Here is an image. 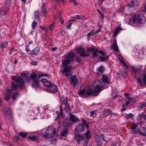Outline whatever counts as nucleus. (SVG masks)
<instances>
[{
  "instance_id": "obj_1",
  "label": "nucleus",
  "mask_w": 146,
  "mask_h": 146,
  "mask_svg": "<svg viewBox=\"0 0 146 146\" xmlns=\"http://www.w3.org/2000/svg\"><path fill=\"white\" fill-rule=\"evenodd\" d=\"M102 80V82L96 80L93 83L92 86L95 88L94 92H99L100 90L105 86L106 83H108V78L106 75H103Z\"/></svg>"
},
{
  "instance_id": "obj_2",
  "label": "nucleus",
  "mask_w": 146,
  "mask_h": 146,
  "mask_svg": "<svg viewBox=\"0 0 146 146\" xmlns=\"http://www.w3.org/2000/svg\"><path fill=\"white\" fill-rule=\"evenodd\" d=\"M75 55V54L72 52H70L67 54L65 57V59L62 61V64L63 66L65 67L70 64L71 61L74 58Z\"/></svg>"
},
{
  "instance_id": "obj_3",
  "label": "nucleus",
  "mask_w": 146,
  "mask_h": 146,
  "mask_svg": "<svg viewBox=\"0 0 146 146\" xmlns=\"http://www.w3.org/2000/svg\"><path fill=\"white\" fill-rule=\"evenodd\" d=\"M56 130L53 127L47 129L42 135L46 138L53 137L55 135Z\"/></svg>"
},
{
  "instance_id": "obj_4",
  "label": "nucleus",
  "mask_w": 146,
  "mask_h": 146,
  "mask_svg": "<svg viewBox=\"0 0 146 146\" xmlns=\"http://www.w3.org/2000/svg\"><path fill=\"white\" fill-rule=\"evenodd\" d=\"M95 91V88L94 90L90 89L88 90L87 92L85 90H80L79 94L81 96H86L93 94L96 93L97 92H94Z\"/></svg>"
},
{
  "instance_id": "obj_5",
  "label": "nucleus",
  "mask_w": 146,
  "mask_h": 146,
  "mask_svg": "<svg viewBox=\"0 0 146 146\" xmlns=\"http://www.w3.org/2000/svg\"><path fill=\"white\" fill-rule=\"evenodd\" d=\"M85 126L86 128L88 129L89 127V125L86 123L84 122L83 124H80L75 128V131L76 132L81 133L85 129Z\"/></svg>"
},
{
  "instance_id": "obj_6",
  "label": "nucleus",
  "mask_w": 146,
  "mask_h": 146,
  "mask_svg": "<svg viewBox=\"0 0 146 146\" xmlns=\"http://www.w3.org/2000/svg\"><path fill=\"white\" fill-rule=\"evenodd\" d=\"M75 50L77 53L80 54V55L81 56L87 57L90 56V54L88 53L85 52L84 49L82 47L76 48Z\"/></svg>"
},
{
  "instance_id": "obj_7",
  "label": "nucleus",
  "mask_w": 146,
  "mask_h": 146,
  "mask_svg": "<svg viewBox=\"0 0 146 146\" xmlns=\"http://www.w3.org/2000/svg\"><path fill=\"white\" fill-rule=\"evenodd\" d=\"M72 68L70 66H69L64 68L63 72L65 74V76L68 78V77L72 74Z\"/></svg>"
},
{
  "instance_id": "obj_8",
  "label": "nucleus",
  "mask_w": 146,
  "mask_h": 146,
  "mask_svg": "<svg viewBox=\"0 0 146 146\" xmlns=\"http://www.w3.org/2000/svg\"><path fill=\"white\" fill-rule=\"evenodd\" d=\"M136 20L138 22L140 23H143L145 22L146 21V19L143 14L142 13L138 15Z\"/></svg>"
},
{
  "instance_id": "obj_9",
  "label": "nucleus",
  "mask_w": 146,
  "mask_h": 146,
  "mask_svg": "<svg viewBox=\"0 0 146 146\" xmlns=\"http://www.w3.org/2000/svg\"><path fill=\"white\" fill-rule=\"evenodd\" d=\"M58 90V88L55 85L52 84L50 87L47 90V92L50 93L56 92Z\"/></svg>"
},
{
  "instance_id": "obj_10",
  "label": "nucleus",
  "mask_w": 146,
  "mask_h": 146,
  "mask_svg": "<svg viewBox=\"0 0 146 146\" xmlns=\"http://www.w3.org/2000/svg\"><path fill=\"white\" fill-rule=\"evenodd\" d=\"M136 15L135 14L132 15L131 16L130 18H128V19L126 20V23L130 25L133 24L136 21Z\"/></svg>"
},
{
  "instance_id": "obj_11",
  "label": "nucleus",
  "mask_w": 146,
  "mask_h": 146,
  "mask_svg": "<svg viewBox=\"0 0 146 146\" xmlns=\"http://www.w3.org/2000/svg\"><path fill=\"white\" fill-rule=\"evenodd\" d=\"M11 78L15 82L18 83H21L22 84L21 87H23L24 86L23 80L22 78L16 76H12Z\"/></svg>"
},
{
  "instance_id": "obj_12",
  "label": "nucleus",
  "mask_w": 146,
  "mask_h": 146,
  "mask_svg": "<svg viewBox=\"0 0 146 146\" xmlns=\"http://www.w3.org/2000/svg\"><path fill=\"white\" fill-rule=\"evenodd\" d=\"M12 93V90L10 89H7L5 92L4 95V99L7 100L9 99L10 96Z\"/></svg>"
},
{
  "instance_id": "obj_13",
  "label": "nucleus",
  "mask_w": 146,
  "mask_h": 146,
  "mask_svg": "<svg viewBox=\"0 0 146 146\" xmlns=\"http://www.w3.org/2000/svg\"><path fill=\"white\" fill-rule=\"evenodd\" d=\"M4 110L6 116L9 118H11V117L12 115V111L11 109L8 108H5Z\"/></svg>"
},
{
  "instance_id": "obj_14",
  "label": "nucleus",
  "mask_w": 146,
  "mask_h": 146,
  "mask_svg": "<svg viewBox=\"0 0 146 146\" xmlns=\"http://www.w3.org/2000/svg\"><path fill=\"white\" fill-rule=\"evenodd\" d=\"M41 81L43 84L47 87L48 88L52 84L50 82L45 79H42Z\"/></svg>"
},
{
  "instance_id": "obj_15",
  "label": "nucleus",
  "mask_w": 146,
  "mask_h": 146,
  "mask_svg": "<svg viewBox=\"0 0 146 146\" xmlns=\"http://www.w3.org/2000/svg\"><path fill=\"white\" fill-rule=\"evenodd\" d=\"M74 137L77 140L78 143L81 140H83L84 139V137L82 135L75 134H74Z\"/></svg>"
},
{
  "instance_id": "obj_16",
  "label": "nucleus",
  "mask_w": 146,
  "mask_h": 146,
  "mask_svg": "<svg viewBox=\"0 0 146 146\" xmlns=\"http://www.w3.org/2000/svg\"><path fill=\"white\" fill-rule=\"evenodd\" d=\"M68 129L66 128L64 130H62L60 133V135L62 137H66L68 133Z\"/></svg>"
},
{
  "instance_id": "obj_17",
  "label": "nucleus",
  "mask_w": 146,
  "mask_h": 146,
  "mask_svg": "<svg viewBox=\"0 0 146 146\" xmlns=\"http://www.w3.org/2000/svg\"><path fill=\"white\" fill-rule=\"evenodd\" d=\"M104 68L102 66H101L97 69L96 73L98 75L101 74L104 72Z\"/></svg>"
},
{
  "instance_id": "obj_18",
  "label": "nucleus",
  "mask_w": 146,
  "mask_h": 146,
  "mask_svg": "<svg viewBox=\"0 0 146 146\" xmlns=\"http://www.w3.org/2000/svg\"><path fill=\"white\" fill-rule=\"evenodd\" d=\"M70 80L72 83L74 85H76L77 83V80L76 76L75 75H74L72 77Z\"/></svg>"
},
{
  "instance_id": "obj_19",
  "label": "nucleus",
  "mask_w": 146,
  "mask_h": 146,
  "mask_svg": "<svg viewBox=\"0 0 146 146\" xmlns=\"http://www.w3.org/2000/svg\"><path fill=\"white\" fill-rule=\"evenodd\" d=\"M122 29L120 27H118L116 28L114 30V32L113 33V36L115 37L117 36V34L121 31Z\"/></svg>"
},
{
  "instance_id": "obj_20",
  "label": "nucleus",
  "mask_w": 146,
  "mask_h": 146,
  "mask_svg": "<svg viewBox=\"0 0 146 146\" xmlns=\"http://www.w3.org/2000/svg\"><path fill=\"white\" fill-rule=\"evenodd\" d=\"M139 5V2L137 1H132L131 4L129 5V7H134L135 6H137Z\"/></svg>"
},
{
  "instance_id": "obj_21",
  "label": "nucleus",
  "mask_w": 146,
  "mask_h": 146,
  "mask_svg": "<svg viewBox=\"0 0 146 146\" xmlns=\"http://www.w3.org/2000/svg\"><path fill=\"white\" fill-rule=\"evenodd\" d=\"M111 113V110L109 109L105 110L102 112L103 115L105 117H106L108 115L110 114Z\"/></svg>"
},
{
  "instance_id": "obj_22",
  "label": "nucleus",
  "mask_w": 146,
  "mask_h": 146,
  "mask_svg": "<svg viewBox=\"0 0 146 146\" xmlns=\"http://www.w3.org/2000/svg\"><path fill=\"white\" fill-rule=\"evenodd\" d=\"M72 19H83L85 18V17L82 15H76L74 16H72L71 17Z\"/></svg>"
},
{
  "instance_id": "obj_23",
  "label": "nucleus",
  "mask_w": 146,
  "mask_h": 146,
  "mask_svg": "<svg viewBox=\"0 0 146 146\" xmlns=\"http://www.w3.org/2000/svg\"><path fill=\"white\" fill-rule=\"evenodd\" d=\"M117 57L119 59V61L120 62L121 64H122L124 66L127 67V65L126 63H125V62L123 60V58L122 57V56L121 55H118L117 56Z\"/></svg>"
},
{
  "instance_id": "obj_24",
  "label": "nucleus",
  "mask_w": 146,
  "mask_h": 146,
  "mask_svg": "<svg viewBox=\"0 0 146 146\" xmlns=\"http://www.w3.org/2000/svg\"><path fill=\"white\" fill-rule=\"evenodd\" d=\"M112 48L114 49L117 52L119 51L117 45L116 40L115 41L114 44L112 46Z\"/></svg>"
},
{
  "instance_id": "obj_25",
  "label": "nucleus",
  "mask_w": 146,
  "mask_h": 146,
  "mask_svg": "<svg viewBox=\"0 0 146 146\" xmlns=\"http://www.w3.org/2000/svg\"><path fill=\"white\" fill-rule=\"evenodd\" d=\"M61 101L63 104H65V105L67 104V98L65 96H62L61 98Z\"/></svg>"
},
{
  "instance_id": "obj_26",
  "label": "nucleus",
  "mask_w": 146,
  "mask_h": 146,
  "mask_svg": "<svg viewBox=\"0 0 146 146\" xmlns=\"http://www.w3.org/2000/svg\"><path fill=\"white\" fill-rule=\"evenodd\" d=\"M85 137L86 139H89L92 137V135L90 134V131L88 130L85 133Z\"/></svg>"
},
{
  "instance_id": "obj_27",
  "label": "nucleus",
  "mask_w": 146,
  "mask_h": 146,
  "mask_svg": "<svg viewBox=\"0 0 146 146\" xmlns=\"http://www.w3.org/2000/svg\"><path fill=\"white\" fill-rule=\"evenodd\" d=\"M70 120L72 122H76L78 121V119L76 118L75 116L72 114L70 115Z\"/></svg>"
},
{
  "instance_id": "obj_28",
  "label": "nucleus",
  "mask_w": 146,
  "mask_h": 146,
  "mask_svg": "<svg viewBox=\"0 0 146 146\" xmlns=\"http://www.w3.org/2000/svg\"><path fill=\"white\" fill-rule=\"evenodd\" d=\"M39 81L36 80L35 81L33 84L32 86L33 88H36L38 87Z\"/></svg>"
},
{
  "instance_id": "obj_29",
  "label": "nucleus",
  "mask_w": 146,
  "mask_h": 146,
  "mask_svg": "<svg viewBox=\"0 0 146 146\" xmlns=\"http://www.w3.org/2000/svg\"><path fill=\"white\" fill-rule=\"evenodd\" d=\"M40 50L39 48L37 47L35 48L32 51V52L33 54H36L38 53Z\"/></svg>"
},
{
  "instance_id": "obj_30",
  "label": "nucleus",
  "mask_w": 146,
  "mask_h": 146,
  "mask_svg": "<svg viewBox=\"0 0 146 146\" xmlns=\"http://www.w3.org/2000/svg\"><path fill=\"white\" fill-rule=\"evenodd\" d=\"M12 88L14 90H16L19 87V86L15 84H14L13 82L12 83Z\"/></svg>"
},
{
  "instance_id": "obj_31",
  "label": "nucleus",
  "mask_w": 146,
  "mask_h": 146,
  "mask_svg": "<svg viewBox=\"0 0 146 146\" xmlns=\"http://www.w3.org/2000/svg\"><path fill=\"white\" fill-rule=\"evenodd\" d=\"M108 58L109 56H107L106 57L100 56L99 58V59L101 61L104 62L107 60H108Z\"/></svg>"
},
{
  "instance_id": "obj_32",
  "label": "nucleus",
  "mask_w": 146,
  "mask_h": 146,
  "mask_svg": "<svg viewBox=\"0 0 146 146\" xmlns=\"http://www.w3.org/2000/svg\"><path fill=\"white\" fill-rule=\"evenodd\" d=\"M99 50L98 49L95 50L93 52L92 57L94 58H96L98 57L97 54L98 53Z\"/></svg>"
},
{
  "instance_id": "obj_33",
  "label": "nucleus",
  "mask_w": 146,
  "mask_h": 146,
  "mask_svg": "<svg viewBox=\"0 0 146 146\" xmlns=\"http://www.w3.org/2000/svg\"><path fill=\"white\" fill-rule=\"evenodd\" d=\"M94 33V31L93 30H91L90 31L89 33L87 34L88 38L87 39L88 41L90 40V38L91 36L93 35Z\"/></svg>"
},
{
  "instance_id": "obj_34",
  "label": "nucleus",
  "mask_w": 146,
  "mask_h": 146,
  "mask_svg": "<svg viewBox=\"0 0 146 146\" xmlns=\"http://www.w3.org/2000/svg\"><path fill=\"white\" fill-rule=\"evenodd\" d=\"M37 77V76L36 75L35 73L34 72H32L30 74V77L31 79H34Z\"/></svg>"
},
{
  "instance_id": "obj_35",
  "label": "nucleus",
  "mask_w": 146,
  "mask_h": 146,
  "mask_svg": "<svg viewBox=\"0 0 146 146\" xmlns=\"http://www.w3.org/2000/svg\"><path fill=\"white\" fill-rule=\"evenodd\" d=\"M137 127V125L135 124L131 127V129L135 133H136L137 132V130H138V129H136Z\"/></svg>"
},
{
  "instance_id": "obj_36",
  "label": "nucleus",
  "mask_w": 146,
  "mask_h": 146,
  "mask_svg": "<svg viewBox=\"0 0 146 146\" xmlns=\"http://www.w3.org/2000/svg\"><path fill=\"white\" fill-rule=\"evenodd\" d=\"M21 76H22L25 77L28 76L29 74V72L28 71L25 72L24 71L21 73Z\"/></svg>"
},
{
  "instance_id": "obj_37",
  "label": "nucleus",
  "mask_w": 146,
  "mask_h": 146,
  "mask_svg": "<svg viewBox=\"0 0 146 146\" xmlns=\"http://www.w3.org/2000/svg\"><path fill=\"white\" fill-rule=\"evenodd\" d=\"M19 135L23 138H25L27 136V134L25 132H21L19 133Z\"/></svg>"
},
{
  "instance_id": "obj_38",
  "label": "nucleus",
  "mask_w": 146,
  "mask_h": 146,
  "mask_svg": "<svg viewBox=\"0 0 146 146\" xmlns=\"http://www.w3.org/2000/svg\"><path fill=\"white\" fill-rule=\"evenodd\" d=\"M6 10H5L4 7H2L0 11V15H4L6 13Z\"/></svg>"
},
{
  "instance_id": "obj_39",
  "label": "nucleus",
  "mask_w": 146,
  "mask_h": 146,
  "mask_svg": "<svg viewBox=\"0 0 146 146\" xmlns=\"http://www.w3.org/2000/svg\"><path fill=\"white\" fill-rule=\"evenodd\" d=\"M142 79L143 80V83L146 86V75L143 74L142 76Z\"/></svg>"
},
{
  "instance_id": "obj_40",
  "label": "nucleus",
  "mask_w": 146,
  "mask_h": 146,
  "mask_svg": "<svg viewBox=\"0 0 146 146\" xmlns=\"http://www.w3.org/2000/svg\"><path fill=\"white\" fill-rule=\"evenodd\" d=\"M37 25V23L35 21H34L32 23L31 27L34 29H35Z\"/></svg>"
},
{
  "instance_id": "obj_41",
  "label": "nucleus",
  "mask_w": 146,
  "mask_h": 146,
  "mask_svg": "<svg viewBox=\"0 0 146 146\" xmlns=\"http://www.w3.org/2000/svg\"><path fill=\"white\" fill-rule=\"evenodd\" d=\"M18 94L16 93L13 94L12 96V98L13 100H15L17 97Z\"/></svg>"
},
{
  "instance_id": "obj_42",
  "label": "nucleus",
  "mask_w": 146,
  "mask_h": 146,
  "mask_svg": "<svg viewBox=\"0 0 146 146\" xmlns=\"http://www.w3.org/2000/svg\"><path fill=\"white\" fill-rule=\"evenodd\" d=\"M34 15L35 18H38L39 15V13L38 11H35L34 13Z\"/></svg>"
},
{
  "instance_id": "obj_43",
  "label": "nucleus",
  "mask_w": 146,
  "mask_h": 146,
  "mask_svg": "<svg viewBox=\"0 0 146 146\" xmlns=\"http://www.w3.org/2000/svg\"><path fill=\"white\" fill-rule=\"evenodd\" d=\"M7 46V42H5L2 43L1 44V46L3 48H6Z\"/></svg>"
},
{
  "instance_id": "obj_44",
  "label": "nucleus",
  "mask_w": 146,
  "mask_h": 146,
  "mask_svg": "<svg viewBox=\"0 0 146 146\" xmlns=\"http://www.w3.org/2000/svg\"><path fill=\"white\" fill-rule=\"evenodd\" d=\"M54 25V23H53L49 26V29L50 31H52L53 30V29Z\"/></svg>"
},
{
  "instance_id": "obj_45",
  "label": "nucleus",
  "mask_w": 146,
  "mask_h": 146,
  "mask_svg": "<svg viewBox=\"0 0 146 146\" xmlns=\"http://www.w3.org/2000/svg\"><path fill=\"white\" fill-rule=\"evenodd\" d=\"M131 100V99L129 98H128L127 100L126 101V103L125 105L126 106H127L129 104L131 103V102L130 101Z\"/></svg>"
},
{
  "instance_id": "obj_46",
  "label": "nucleus",
  "mask_w": 146,
  "mask_h": 146,
  "mask_svg": "<svg viewBox=\"0 0 146 146\" xmlns=\"http://www.w3.org/2000/svg\"><path fill=\"white\" fill-rule=\"evenodd\" d=\"M97 49H96L94 48L90 47L88 48V52H94V51L95 50H96Z\"/></svg>"
},
{
  "instance_id": "obj_47",
  "label": "nucleus",
  "mask_w": 146,
  "mask_h": 146,
  "mask_svg": "<svg viewBox=\"0 0 146 146\" xmlns=\"http://www.w3.org/2000/svg\"><path fill=\"white\" fill-rule=\"evenodd\" d=\"M28 138L32 140H35L36 139V137L35 136H29Z\"/></svg>"
},
{
  "instance_id": "obj_48",
  "label": "nucleus",
  "mask_w": 146,
  "mask_h": 146,
  "mask_svg": "<svg viewBox=\"0 0 146 146\" xmlns=\"http://www.w3.org/2000/svg\"><path fill=\"white\" fill-rule=\"evenodd\" d=\"M117 75L120 78H121L123 77V75L122 72L121 71H119L117 73Z\"/></svg>"
},
{
  "instance_id": "obj_49",
  "label": "nucleus",
  "mask_w": 146,
  "mask_h": 146,
  "mask_svg": "<svg viewBox=\"0 0 146 146\" xmlns=\"http://www.w3.org/2000/svg\"><path fill=\"white\" fill-rule=\"evenodd\" d=\"M42 11L44 15L45 16H46L47 14V12L46 10V9L44 8H43L42 9Z\"/></svg>"
},
{
  "instance_id": "obj_50",
  "label": "nucleus",
  "mask_w": 146,
  "mask_h": 146,
  "mask_svg": "<svg viewBox=\"0 0 146 146\" xmlns=\"http://www.w3.org/2000/svg\"><path fill=\"white\" fill-rule=\"evenodd\" d=\"M65 111L67 112H69L70 111V108L69 106H67L65 108Z\"/></svg>"
},
{
  "instance_id": "obj_51",
  "label": "nucleus",
  "mask_w": 146,
  "mask_h": 146,
  "mask_svg": "<svg viewBox=\"0 0 146 146\" xmlns=\"http://www.w3.org/2000/svg\"><path fill=\"white\" fill-rule=\"evenodd\" d=\"M47 74H39L38 77V78H40V77H44V76H47Z\"/></svg>"
},
{
  "instance_id": "obj_52",
  "label": "nucleus",
  "mask_w": 146,
  "mask_h": 146,
  "mask_svg": "<svg viewBox=\"0 0 146 146\" xmlns=\"http://www.w3.org/2000/svg\"><path fill=\"white\" fill-rule=\"evenodd\" d=\"M69 2H73L74 4L75 5H77V3L75 0H70L69 1Z\"/></svg>"
},
{
  "instance_id": "obj_53",
  "label": "nucleus",
  "mask_w": 146,
  "mask_h": 146,
  "mask_svg": "<svg viewBox=\"0 0 146 146\" xmlns=\"http://www.w3.org/2000/svg\"><path fill=\"white\" fill-rule=\"evenodd\" d=\"M132 70L135 72H136L138 71L137 69L135 68V67L133 66L132 67Z\"/></svg>"
},
{
  "instance_id": "obj_54",
  "label": "nucleus",
  "mask_w": 146,
  "mask_h": 146,
  "mask_svg": "<svg viewBox=\"0 0 146 146\" xmlns=\"http://www.w3.org/2000/svg\"><path fill=\"white\" fill-rule=\"evenodd\" d=\"M27 52H29L30 50L29 47V46H26L25 48Z\"/></svg>"
},
{
  "instance_id": "obj_55",
  "label": "nucleus",
  "mask_w": 146,
  "mask_h": 146,
  "mask_svg": "<svg viewBox=\"0 0 146 146\" xmlns=\"http://www.w3.org/2000/svg\"><path fill=\"white\" fill-rule=\"evenodd\" d=\"M98 53H100L102 56H104L105 55V53L102 50L99 51Z\"/></svg>"
},
{
  "instance_id": "obj_56",
  "label": "nucleus",
  "mask_w": 146,
  "mask_h": 146,
  "mask_svg": "<svg viewBox=\"0 0 146 146\" xmlns=\"http://www.w3.org/2000/svg\"><path fill=\"white\" fill-rule=\"evenodd\" d=\"M100 137L102 139V140H103L104 141H105V139L104 138V135H103V134H101L100 135Z\"/></svg>"
},
{
  "instance_id": "obj_57",
  "label": "nucleus",
  "mask_w": 146,
  "mask_h": 146,
  "mask_svg": "<svg viewBox=\"0 0 146 146\" xmlns=\"http://www.w3.org/2000/svg\"><path fill=\"white\" fill-rule=\"evenodd\" d=\"M31 64L34 65H36L37 64L36 62L32 61L31 62Z\"/></svg>"
},
{
  "instance_id": "obj_58",
  "label": "nucleus",
  "mask_w": 146,
  "mask_h": 146,
  "mask_svg": "<svg viewBox=\"0 0 146 146\" xmlns=\"http://www.w3.org/2000/svg\"><path fill=\"white\" fill-rule=\"evenodd\" d=\"M59 18L60 19V21H61V23L62 24H63L64 23V21L62 19L61 17L60 16H59Z\"/></svg>"
},
{
  "instance_id": "obj_59",
  "label": "nucleus",
  "mask_w": 146,
  "mask_h": 146,
  "mask_svg": "<svg viewBox=\"0 0 146 146\" xmlns=\"http://www.w3.org/2000/svg\"><path fill=\"white\" fill-rule=\"evenodd\" d=\"M31 78L30 77H27L26 79V81L27 82H29L31 81Z\"/></svg>"
},
{
  "instance_id": "obj_60",
  "label": "nucleus",
  "mask_w": 146,
  "mask_h": 146,
  "mask_svg": "<svg viewBox=\"0 0 146 146\" xmlns=\"http://www.w3.org/2000/svg\"><path fill=\"white\" fill-rule=\"evenodd\" d=\"M138 82H139L141 84H143V83L142 82V81L141 79L140 78H139L138 79Z\"/></svg>"
},
{
  "instance_id": "obj_61",
  "label": "nucleus",
  "mask_w": 146,
  "mask_h": 146,
  "mask_svg": "<svg viewBox=\"0 0 146 146\" xmlns=\"http://www.w3.org/2000/svg\"><path fill=\"white\" fill-rule=\"evenodd\" d=\"M96 113V111H92L90 113V116H92L94 114Z\"/></svg>"
},
{
  "instance_id": "obj_62",
  "label": "nucleus",
  "mask_w": 146,
  "mask_h": 146,
  "mask_svg": "<svg viewBox=\"0 0 146 146\" xmlns=\"http://www.w3.org/2000/svg\"><path fill=\"white\" fill-rule=\"evenodd\" d=\"M60 33L62 35H64L65 34L66 32L64 31L63 30Z\"/></svg>"
},
{
  "instance_id": "obj_63",
  "label": "nucleus",
  "mask_w": 146,
  "mask_h": 146,
  "mask_svg": "<svg viewBox=\"0 0 146 146\" xmlns=\"http://www.w3.org/2000/svg\"><path fill=\"white\" fill-rule=\"evenodd\" d=\"M137 132H138L140 134H141L142 135H144V133H142L141 131L139 130L138 129V130H137Z\"/></svg>"
},
{
  "instance_id": "obj_64",
  "label": "nucleus",
  "mask_w": 146,
  "mask_h": 146,
  "mask_svg": "<svg viewBox=\"0 0 146 146\" xmlns=\"http://www.w3.org/2000/svg\"><path fill=\"white\" fill-rule=\"evenodd\" d=\"M100 14L101 15V18H102V19H103L104 17V14L102 13H101V14Z\"/></svg>"
}]
</instances>
